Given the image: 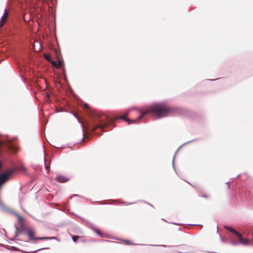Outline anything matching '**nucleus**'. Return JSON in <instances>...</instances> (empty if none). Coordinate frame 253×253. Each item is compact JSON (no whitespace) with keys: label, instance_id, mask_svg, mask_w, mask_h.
<instances>
[{"label":"nucleus","instance_id":"obj_1","mask_svg":"<svg viewBox=\"0 0 253 253\" xmlns=\"http://www.w3.org/2000/svg\"><path fill=\"white\" fill-rule=\"evenodd\" d=\"M139 113V116L135 120H129L123 116H121L118 119H123L127 122L128 125H130L133 123H136L138 120L148 114H152L157 118H161L168 116L170 113H178L179 110L176 108L167 107L163 103H158L153 104L146 110H140Z\"/></svg>","mask_w":253,"mask_h":253},{"label":"nucleus","instance_id":"obj_2","mask_svg":"<svg viewBox=\"0 0 253 253\" xmlns=\"http://www.w3.org/2000/svg\"><path fill=\"white\" fill-rule=\"evenodd\" d=\"M113 121L111 119H107L106 121H104L102 119H98V120H93L90 125V127L92 131H95V130L100 128L102 130H103L105 127L107 126L110 124H112Z\"/></svg>","mask_w":253,"mask_h":253},{"label":"nucleus","instance_id":"obj_3","mask_svg":"<svg viewBox=\"0 0 253 253\" xmlns=\"http://www.w3.org/2000/svg\"><path fill=\"white\" fill-rule=\"evenodd\" d=\"M224 228L227 229L229 232L233 233L236 236L238 240L239 243L244 246H249L251 244L250 242L247 239L244 238L241 234L239 233L232 227L228 226L227 225H224Z\"/></svg>","mask_w":253,"mask_h":253},{"label":"nucleus","instance_id":"obj_4","mask_svg":"<svg viewBox=\"0 0 253 253\" xmlns=\"http://www.w3.org/2000/svg\"><path fill=\"white\" fill-rule=\"evenodd\" d=\"M152 246H161L164 248H168L173 250L174 252L179 253H188L189 247L186 245H181L178 246H167V245H152Z\"/></svg>","mask_w":253,"mask_h":253},{"label":"nucleus","instance_id":"obj_5","mask_svg":"<svg viewBox=\"0 0 253 253\" xmlns=\"http://www.w3.org/2000/svg\"><path fill=\"white\" fill-rule=\"evenodd\" d=\"M81 219L85 221L86 224L88 228H89L90 229H91L92 231H93L95 233H96L99 236L102 238L105 237L104 235L99 231V230L96 228L92 223L89 222V221L86 220L84 219L81 218Z\"/></svg>","mask_w":253,"mask_h":253},{"label":"nucleus","instance_id":"obj_6","mask_svg":"<svg viewBox=\"0 0 253 253\" xmlns=\"http://www.w3.org/2000/svg\"><path fill=\"white\" fill-rule=\"evenodd\" d=\"M8 16H9V11H8L7 9H5L4 10V13L0 19V28L3 26V25L6 21Z\"/></svg>","mask_w":253,"mask_h":253},{"label":"nucleus","instance_id":"obj_7","mask_svg":"<svg viewBox=\"0 0 253 253\" xmlns=\"http://www.w3.org/2000/svg\"><path fill=\"white\" fill-rule=\"evenodd\" d=\"M57 181L60 183H64L69 180V179L63 175H58L56 178Z\"/></svg>","mask_w":253,"mask_h":253},{"label":"nucleus","instance_id":"obj_8","mask_svg":"<svg viewBox=\"0 0 253 253\" xmlns=\"http://www.w3.org/2000/svg\"><path fill=\"white\" fill-rule=\"evenodd\" d=\"M14 214L18 217V218L19 219L18 223H19V224L21 229L22 230H24V224L23 223V218H22V217L21 215H20L19 214H18L17 213L15 212Z\"/></svg>","mask_w":253,"mask_h":253},{"label":"nucleus","instance_id":"obj_9","mask_svg":"<svg viewBox=\"0 0 253 253\" xmlns=\"http://www.w3.org/2000/svg\"><path fill=\"white\" fill-rule=\"evenodd\" d=\"M27 235L29 236L30 240H31V241L34 240L35 241V240H39L38 239V238H35L34 237V233L32 230L28 231L27 232Z\"/></svg>","mask_w":253,"mask_h":253},{"label":"nucleus","instance_id":"obj_10","mask_svg":"<svg viewBox=\"0 0 253 253\" xmlns=\"http://www.w3.org/2000/svg\"><path fill=\"white\" fill-rule=\"evenodd\" d=\"M194 140H191V141H188V142H186V143H184L183 145H182L181 146H180L179 147V148L178 149V150L176 151V152H175V154H174V157H173V160H172V166H173V169H174V170H175V172H176V170H175V166H174V159H175V156H176V154H177V153L178 151L179 150V149H180V148H181L183 145H186V144H188V143H190V142H191L194 141Z\"/></svg>","mask_w":253,"mask_h":253},{"label":"nucleus","instance_id":"obj_11","mask_svg":"<svg viewBox=\"0 0 253 253\" xmlns=\"http://www.w3.org/2000/svg\"><path fill=\"white\" fill-rule=\"evenodd\" d=\"M40 240H55L57 239L56 237H38Z\"/></svg>","mask_w":253,"mask_h":253},{"label":"nucleus","instance_id":"obj_12","mask_svg":"<svg viewBox=\"0 0 253 253\" xmlns=\"http://www.w3.org/2000/svg\"><path fill=\"white\" fill-rule=\"evenodd\" d=\"M15 171V169H8L7 170V171H6V172L4 173V174L5 175H7V177H9V176L12 174V173H14V172Z\"/></svg>","mask_w":253,"mask_h":253},{"label":"nucleus","instance_id":"obj_13","mask_svg":"<svg viewBox=\"0 0 253 253\" xmlns=\"http://www.w3.org/2000/svg\"><path fill=\"white\" fill-rule=\"evenodd\" d=\"M73 115H74V117L78 119V120L79 122H80V123H81L82 126H83V128H82V132H84V128L85 127V125H84V122H82V121H80V119H79V118H78V116H77V114H73Z\"/></svg>","mask_w":253,"mask_h":253},{"label":"nucleus","instance_id":"obj_14","mask_svg":"<svg viewBox=\"0 0 253 253\" xmlns=\"http://www.w3.org/2000/svg\"><path fill=\"white\" fill-rule=\"evenodd\" d=\"M4 144L7 145V146L9 148V149H12L13 148V146H12V142L10 140H8L7 142L6 143V142H4Z\"/></svg>","mask_w":253,"mask_h":253},{"label":"nucleus","instance_id":"obj_15","mask_svg":"<svg viewBox=\"0 0 253 253\" xmlns=\"http://www.w3.org/2000/svg\"><path fill=\"white\" fill-rule=\"evenodd\" d=\"M56 62H57V68H61L63 64V61L62 60H57V61H56Z\"/></svg>","mask_w":253,"mask_h":253},{"label":"nucleus","instance_id":"obj_16","mask_svg":"<svg viewBox=\"0 0 253 253\" xmlns=\"http://www.w3.org/2000/svg\"><path fill=\"white\" fill-rule=\"evenodd\" d=\"M72 238L74 242H77L79 237L77 236H72Z\"/></svg>","mask_w":253,"mask_h":253},{"label":"nucleus","instance_id":"obj_17","mask_svg":"<svg viewBox=\"0 0 253 253\" xmlns=\"http://www.w3.org/2000/svg\"><path fill=\"white\" fill-rule=\"evenodd\" d=\"M44 57L48 61H50V60H51V58H50V56L49 55L45 54L44 55Z\"/></svg>","mask_w":253,"mask_h":253},{"label":"nucleus","instance_id":"obj_18","mask_svg":"<svg viewBox=\"0 0 253 253\" xmlns=\"http://www.w3.org/2000/svg\"><path fill=\"white\" fill-rule=\"evenodd\" d=\"M101 242H104L107 243H116L117 242L110 241V240H101Z\"/></svg>","mask_w":253,"mask_h":253},{"label":"nucleus","instance_id":"obj_19","mask_svg":"<svg viewBox=\"0 0 253 253\" xmlns=\"http://www.w3.org/2000/svg\"><path fill=\"white\" fill-rule=\"evenodd\" d=\"M51 64L52 66L55 67L57 68V62L56 61H51Z\"/></svg>","mask_w":253,"mask_h":253},{"label":"nucleus","instance_id":"obj_20","mask_svg":"<svg viewBox=\"0 0 253 253\" xmlns=\"http://www.w3.org/2000/svg\"><path fill=\"white\" fill-rule=\"evenodd\" d=\"M135 202H132V203L123 202V204H125L126 205H129L133 204H135Z\"/></svg>","mask_w":253,"mask_h":253},{"label":"nucleus","instance_id":"obj_21","mask_svg":"<svg viewBox=\"0 0 253 253\" xmlns=\"http://www.w3.org/2000/svg\"><path fill=\"white\" fill-rule=\"evenodd\" d=\"M231 244L233 245H238V243L235 241H232L231 242Z\"/></svg>","mask_w":253,"mask_h":253},{"label":"nucleus","instance_id":"obj_22","mask_svg":"<svg viewBox=\"0 0 253 253\" xmlns=\"http://www.w3.org/2000/svg\"><path fill=\"white\" fill-rule=\"evenodd\" d=\"M125 241L126 243V245H132V244L130 243V241H128V240H125ZM132 245H133L134 244H132Z\"/></svg>","mask_w":253,"mask_h":253},{"label":"nucleus","instance_id":"obj_23","mask_svg":"<svg viewBox=\"0 0 253 253\" xmlns=\"http://www.w3.org/2000/svg\"><path fill=\"white\" fill-rule=\"evenodd\" d=\"M84 108L85 109L88 108V104L87 103H85L84 105Z\"/></svg>","mask_w":253,"mask_h":253},{"label":"nucleus","instance_id":"obj_24","mask_svg":"<svg viewBox=\"0 0 253 253\" xmlns=\"http://www.w3.org/2000/svg\"><path fill=\"white\" fill-rule=\"evenodd\" d=\"M202 197H204V198H209V195H203Z\"/></svg>","mask_w":253,"mask_h":253},{"label":"nucleus","instance_id":"obj_25","mask_svg":"<svg viewBox=\"0 0 253 253\" xmlns=\"http://www.w3.org/2000/svg\"><path fill=\"white\" fill-rule=\"evenodd\" d=\"M226 184L227 185V186L228 187V188H230V182L229 181H228L226 183Z\"/></svg>","mask_w":253,"mask_h":253},{"label":"nucleus","instance_id":"obj_26","mask_svg":"<svg viewBox=\"0 0 253 253\" xmlns=\"http://www.w3.org/2000/svg\"><path fill=\"white\" fill-rule=\"evenodd\" d=\"M172 224H174V225H180V224L179 223H175V222H172Z\"/></svg>","mask_w":253,"mask_h":253},{"label":"nucleus","instance_id":"obj_27","mask_svg":"<svg viewBox=\"0 0 253 253\" xmlns=\"http://www.w3.org/2000/svg\"><path fill=\"white\" fill-rule=\"evenodd\" d=\"M45 169H46L47 170H48V169H49V166H45Z\"/></svg>","mask_w":253,"mask_h":253},{"label":"nucleus","instance_id":"obj_28","mask_svg":"<svg viewBox=\"0 0 253 253\" xmlns=\"http://www.w3.org/2000/svg\"><path fill=\"white\" fill-rule=\"evenodd\" d=\"M84 138V136H83V137H82V141H83Z\"/></svg>","mask_w":253,"mask_h":253},{"label":"nucleus","instance_id":"obj_29","mask_svg":"<svg viewBox=\"0 0 253 253\" xmlns=\"http://www.w3.org/2000/svg\"><path fill=\"white\" fill-rule=\"evenodd\" d=\"M239 176H240V175H239V174H238V175H237V177H239Z\"/></svg>","mask_w":253,"mask_h":253},{"label":"nucleus","instance_id":"obj_30","mask_svg":"<svg viewBox=\"0 0 253 253\" xmlns=\"http://www.w3.org/2000/svg\"><path fill=\"white\" fill-rule=\"evenodd\" d=\"M162 220L166 221V220L163 218H162Z\"/></svg>","mask_w":253,"mask_h":253},{"label":"nucleus","instance_id":"obj_31","mask_svg":"<svg viewBox=\"0 0 253 253\" xmlns=\"http://www.w3.org/2000/svg\"><path fill=\"white\" fill-rule=\"evenodd\" d=\"M149 205V206H152V205H151V204H148Z\"/></svg>","mask_w":253,"mask_h":253},{"label":"nucleus","instance_id":"obj_32","mask_svg":"<svg viewBox=\"0 0 253 253\" xmlns=\"http://www.w3.org/2000/svg\"><path fill=\"white\" fill-rule=\"evenodd\" d=\"M1 144V142L0 141V145Z\"/></svg>","mask_w":253,"mask_h":253}]
</instances>
